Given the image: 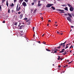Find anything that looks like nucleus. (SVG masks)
Returning <instances> with one entry per match:
<instances>
[{"label":"nucleus","instance_id":"1","mask_svg":"<svg viewBox=\"0 0 74 74\" xmlns=\"http://www.w3.org/2000/svg\"><path fill=\"white\" fill-rule=\"evenodd\" d=\"M68 15L69 16L67 17V19L69 21V22H71V18H72V16H71V14L68 13Z\"/></svg>","mask_w":74,"mask_h":74},{"label":"nucleus","instance_id":"2","mask_svg":"<svg viewBox=\"0 0 74 74\" xmlns=\"http://www.w3.org/2000/svg\"><path fill=\"white\" fill-rule=\"evenodd\" d=\"M53 5V4H47L46 5V7H47V8H49V7H51V6Z\"/></svg>","mask_w":74,"mask_h":74},{"label":"nucleus","instance_id":"3","mask_svg":"<svg viewBox=\"0 0 74 74\" xmlns=\"http://www.w3.org/2000/svg\"><path fill=\"white\" fill-rule=\"evenodd\" d=\"M57 11H61V13H64V10H62L59 9H58L57 10Z\"/></svg>","mask_w":74,"mask_h":74},{"label":"nucleus","instance_id":"4","mask_svg":"<svg viewBox=\"0 0 74 74\" xmlns=\"http://www.w3.org/2000/svg\"><path fill=\"white\" fill-rule=\"evenodd\" d=\"M70 10L71 11H74V8L72 6H71L70 8Z\"/></svg>","mask_w":74,"mask_h":74},{"label":"nucleus","instance_id":"5","mask_svg":"<svg viewBox=\"0 0 74 74\" xmlns=\"http://www.w3.org/2000/svg\"><path fill=\"white\" fill-rule=\"evenodd\" d=\"M22 5L24 7H25V6H27V4H26V2H25V1H24Z\"/></svg>","mask_w":74,"mask_h":74},{"label":"nucleus","instance_id":"6","mask_svg":"<svg viewBox=\"0 0 74 74\" xmlns=\"http://www.w3.org/2000/svg\"><path fill=\"white\" fill-rule=\"evenodd\" d=\"M40 1H38V6H39V7H40V6H41V5H42V4L41 3H40Z\"/></svg>","mask_w":74,"mask_h":74},{"label":"nucleus","instance_id":"7","mask_svg":"<svg viewBox=\"0 0 74 74\" xmlns=\"http://www.w3.org/2000/svg\"><path fill=\"white\" fill-rule=\"evenodd\" d=\"M22 17H23V14H21L20 15L19 18L20 19H21L22 18Z\"/></svg>","mask_w":74,"mask_h":74},{"label":"nucleus","instance_id":"8","mask_svg":"<svg viewBox=\"0 0 74 74\" xmlns=\"http://www.w3.org/2000/svg\"><path fill=\"white\" fill-rule=\"evenodd\" d=\"M64 51H65V49H63L61 51H60L59 52V53H62L63 52H64Z\"/></svg>","mask_w":74,"mask_h":74},{"label":"nucleus","instance_id":"9","mask_svg":"<svg viewBox=\"0 0 74 74\" xmlns=\"http://www.w3.org/2000/svg\"><path fill=\"white\" fill-rule=\"evenodd\" d=\"M69 45H71V43H69V44H67L66 45V48H65V49H66V48H69V47L68 46H69Z\"/></svg>","mask_w":74,"mask_h":74},{"label":"nucleus","instance_id":"10","mask_svg":"<svg viewBox=\"0 0 74 74\" xmlns=\"http://www.w3.org/2000/svg\"><path fill=\"white\" fill-rule=\"evenodd\" d=\"M23 27H24V25H22L20 26V29H23Z\"/></svg>","mask_w":74,"mask_h":74},{"label":"nucleus","instance_id":"11","mask_svg":"<svg viewBox=\"0 0 74 74\" xmlns=\"http://www.w3.org/2000/svg\"><path fill=\"white\" fill-rule=\"evenodd\" d=\"M17 24H18L17 22H15L14 23V25H15V26H16L17 25Z\"/></svg>","mask_w":74,"mask_h":74},{"label":"nucleus","instance_id":"12","mask_svg":"<svg viewBox=\"0 0 74 74\" xmlns=\"http://www.w3.org/2000/svg\"><path fill=\"white\" fill-rule=\"evenodd\" d=\"M6 5H7V7H8V1H7Z\"/></svg>","mask_w":74,"mask_h":74},{"label":"nucleus","instance_id":"13","mask_svg":"<svg viewBox=\"0 0 74 74\" xmlns=\"http://www.w3.org/2000/svg\"><path fill=\"white\" fill-rule=\"evenodd\" d=\"M19 6V5H18V4L17 7H16V11H18V7Z\"/></svg>","mask_w":74,"mask_h":74},{"label":"nucleus","instance_id":"14","mask_svg":"<svg viewBox=\"0 0 74 74\" xmlns=\"http://www.w3.org/2000/svg\"><path fill=\"white\" fill-rule=\"evenodd\" d=\"M51 8H52L53 9V10H55V7H54L53 6H52L51 7Z\"/></svg>","mask_w":74,"mask_h":74},{"label":"nucleus","instance_id":"15","mask_svg":"<svg viewBox=\"0 0 74 74\" xmlns=\"http://www.w3.org/2000/svg\"><path fill=\"white\" fill-rule=\"evenodd\" d=\"M64 10H66V11H68V8L67 7H66L65 8Z\"/></svg>","mask_w":74,"mask_h":74},{"label":"nucleus","instance_id":"16","mask_svg":"<svg viewBox=\"0 0 74 74\" xmlns=\"http://www.w3.org/2000/svg\"><path fill=\"white\" fill-rule=\"evenodd\" d=\"M23 1V0H20L19 1V3H22V2Z\"/></svg>","mask_w":74,"mask_h":74},{"label":"nucleus","instance_id":"17","mask_svg":"<svg viewBox=\"0 0 74 74\" xmlns=\"http://www.w3.org/2000/svg\"><path fill=\"white\" fill-rule=\"evenodd\" d=\"M21 7H19L18 10H17V11H19V10H21Z\"/></svg>","mask_w":74,"mask_h":74},{"label":"nucleus","instance_id":"18","mask_svg":"<svg viewBox=\"0 0 74 74\" xmlns=\"http://www.w3.org/2000/svg\"><path fill=\"white\" fill-rule=\"evenodd\" d=\"M67 4L68 5L69 7H72V6H71V5H70V4H69V3H68Z\"/></svg>","mask_w":74,"mask_h":74},{"label":"nucleus","instance_id":"19","mask_svg":"<svg viewBox=\"0 0 74 74\" xmlns=\"http://www.w3.org/2000/svg\"><path fill=\"white\" fill-rule=\"evenodd\" d=\"M46 51H49V52H50V51H51V50H49L48 49H46Z\"/></svg>","mask_w":74,"mask_h":74},{"label":"nucleus","instance_id":"20","mask_svg":"<svg viewBox=\"0 0 74 74\" xmlns=\"http://www.w3.org/2000/svg\"><path fill=\"white\" fill-rule=\"evenodd\" d=\"M14 5V3H12V5H10V7H13V6Z\"/></svg>","mask_w":74,"mask_h":74},{"label":"nucleus","instance_id":"21","mask_svg":"<svg viewBox=\"0 0 74 74\" xmlns=\"http://www.w3.org/2000/svg\"><path fill=\"white\" fill-rule=\"evenodd\" d=\"M62 45H63V43H61V44H60L59 45L60 47V46Z\"/></svg>","mask_w":74,"mask_h":74},{"label":"nucleus","instance_id":"22","mask_svg":"<svg viewBox=\"0 0 74 74\" xmlns=\"http://www.w3.org/2000/svg\"><path fill=\"white\" fill-rule=\"evenodd\" d=\"M5 0H2V3H4V2Z\"/></svg>","mask_w":74,"mask_h":74},{"label":"nucleus","instance_id":"23","mask_svg":"<svg viewBox=\"0 0 74 74\" xmlns=\"http://www.w3.org/2000/svg\"><path fill=\"white\" fill-rule=\"evenodd\" d=\"M24 20H25V21H27V18H25L24 19Z\"/></svg>","mask_w":74,"mask_h":74},{"label":"nucleus","instance_id":"24","mask_svg":"<svg viewBox=\"0 0 74 74\" xmlns=\"http://www.w3.org/2000/svg\"><path fill=\"white\" fill-rule=\"evenodd\" d=\"M8 13H10V9L8 10Z\"/></svg>","mask_w":74,"mask_h":74},{"label":"nucleus","instance_id":"25","mask_svg":"<svg viewBox=\"0 0 74 74\" xmlns=\"http://www.w3.org/2000/svg\"><path fill=\"white\" fill-rule=\"evenodd\" d=\"M36 11H37V9H35V10H34V13H35V12H36Z\"/></svg>","mask_w":74,"mask_h":74},{"label":"nucleus","instance_id":"26","mask_svg":"<svg viewBox=\"0 0 74 74\" xmlns=\"http://www.w3.org/2000/svg\"><path fill=\"white\" fill-rule=\"evenodd\" d=\"M66 53H62V55H66Z\"/></svg>","mask_w":74,"mask_h":74},{"label":"nucleus","instance_id":"27","mask_svg":"<svg viewBox=\"0 0 74 74\" xmlns=\"http://www.w3.org/2000/svg\"><path fill=\"white\" fill-rule=\"evenodd\" d=\"M53 51H58V50L54 49L53 50Z\"/></svg>","mask_w":74,"mask_h":74},{"label":"nucleus","instance_id":"28","mask_svg":"<svg viewBox=\"0 0 74 74\" xmlns=\"http://www.w3.org/2000/svg\"><path fill=\"white\" fill-rule=\"evenodd\" d=\"M57 33H58V34H59V33H60V32H59V31H57Z\"/></svg>","mask_w":74,"mask_h":74},{"label":"nucleus","instance_id":"29","mask_svg":"<svg viewBox=\"0 0 74 74\" xmlns=\"http://www.w3.org/2000/svg\"><path fill=\"white\" fill-rule=\"evenodd\" d=\"M57 48H58V49H60V48H61V47H60V46H59Z\"/></svg>","mask_w":74,"mask_h":74},{"label":"nucleus","instance_id":"30","mask_svg":"<svg viewBox=\"0 0 74 74\" xmlns=\"http://www.w3.org/2000/svg\"><path fill=\"white\" fill-rule=\"evenodd\" d=\"M24 1H25V2H26L27 3L28 2V0H24Z\"/></svg>","mask_w":74,"mask_h":74},{"label":"nucleus","instance_id":"31","mask_svg":"<svg viewBox=\"0 0 74 74\" xmlns=\"http://www.w3.org/2000/svg\"><path fill=\"white\" fill-rule=\"evenodd\" d=\"M34 10V9H32L31 10L32 12H33V11Z\"/></svg>","mask_w":74,"mask_h":74},{"label":"nucleus","instance_id":"32","mask_svg":"<svg viewBox=\"0 0 74 74\" xmlns=\"http://www.w3.org/2000/svg\"><path fill=\"white\" fill-rule=\"evenodd\" d=\"M62 6H63V7H64V6H66V5L65 4H64V5H62Z\"/></svg>","mask_w":74,"mask_h":74},{"label":"nucleus","instance_id":"33","mask_svg":"<svg viewBox=\"0 0 74 74\" xmlns=\"http://www.w3.org/2000/svg\"><path fill=\"white\" fill-rule=\"evenodd\" d=\"M43 44H46V42L44 41H43Z\"/></svg>","mask_w":74,"mask_h":74},{"label":"nucleus","instance_id":"34","mask_svg":"<svg viewBox=\"0 0 74 74\" xmlns=\"http://www.w3.org/2000/svg\"><path fill=\"white\" fill-rule=\"evenodd\" d=\"M30 22H29L27 23V25H30Z\"/></svg>","mask_w":74,"mask_h":74},{"label":"nucleus","instance_id":"35","mask_svg":"<svg viewBox=\"0 0 74 74\" xmlns=\"http://www.w3.org/2000/svg\"><path fill=\"white\" fill-rule=\"evenodd\" d=\"M32 5H34V2H33L32 3Z\"/></svg>","mask_w":74,"mask_h":74},{"label":"nucleus","instance_id":"36","mask_svg":"<svg viewBox=\"0 0 74 74\" xmlns=\"http://www.w3.org/2000/svg\"><path fill=\"white\" fill-rule=\"evenodd\" d=\"M54 53H57V51H56L55 50V51H54Z\"/></svg>","mask_w":74,"mask_h":74},{"label":"nucleus","instance_id":"37","mask_svg":"<svg viewBox=\"0 0 74 74\" xmlns=\"http://www.w3.org/2000/svg\"><path fill=\"white\" fill-rule=\"evenodd\" d=\"M21 12H18V14H21Z\"/></svg>","mask_w":74,"mask_h":74},{"label":"nucleus","instance_id":"38","mask_svg":"<svg viewBox=\"0 0 74 74\" xmlns=\"http://www.w3.org/2000/svg\"><path fill=\"white\" fill-rule=\"evenodd\" d=\"M48 22H51V20H49Z\"/></svg>","mask_w":74,"mask_h":74},{"label":"nucleus","instance_id":"39","mask_svg":"<svg viewBox=\"0 0 74 74\" xmlns=\"http://www.w3.org/2000/svg\"><path fill=\"white\" fill-rule=\"evenodd\" d=\"M30 21V19H29L28 20H27L26 21L27 22H29V21Z\"/></svg>","mask_w":74,"mask_h":74},{"label":"nucleus","instance_id":"40","mask_svg":"<svg viewBox=\"0 0 74 74\" xmlns=\"http://www.w3.org/2000/svg\"><path fill=\"white\" fill-rule=\"evenodd\" d=\"M62 47H65V45H62Z\"/></svg>","mask_w":74,"mask_h":74},{"label":"nucleus","instance_id":"41","mask_svg":"<svg viewBox=\"0 0 74 74\" xmlns=\"http://www.w3.org/2000/svg\"><path fill=\"white\" fill-rule=\"evenodd\" d=\"M17 0H14V3H15V2H16V1Z\"/></svg>","mask_w":74,"mask_h":74},{"label":"nucleus","instance_id":"42","mask_svg":"<svg viewBox=\"0 0 74 74\" xmlns=\"http://www.w3.org/2000/svg\"><path fill=\"white\" fill-rule=\"evenodd\" d=\"M64 15L65 16H67V15H68L67 14H64Z\"/></svg>","mask_w":74,"mask_h":74},{"label":"nucleus","instance_id":"43","mask_svg":"<svg viewBox=\"0 0 74 74\" xmlns=\"http://www.w3.org/2000/svg\"><path fill=\"white\" fill-rule=\"evenodd\" d=\"M72 46H73V45H72L70 47V48H69V49H70V48H72Z\"/></svg>","mask_w":74,"mask_h":74},{"label":"nucleus","instance_id":"44","mask_svg":"<svg viewBox=\"0 0 74 74\" xmlns=\"http://www.w3.org/2000/svg\"><path fill=\"white\" fill-rule=\"evenodd\" d=\"M0 10H1V5H0Z\"/></svg>","mask_w":74,"mask_h":74},{"label":"nucleus","instance_id":"45","mask_svg":"<svg viewBox=\"0 0 74 74\" xmlns=\"http://www.w3.org/2000/svg\"><path fill=\"white\" fill-rule=\"evenodd\" d=\"M33 30H34V27H33Z\"/></svg>","mask_w":74,"mask_h":74},{"label":"nucleus","instance_id":"46","mask_svg":"<svg viewBox=\"0 0 74 74\" xmlns=\"http://www.w3.org/2000/svg\"><path fill=\"white\" fill-rule=\"evenodd\" d=\"M36 1H37V0H34V2H36Z\"/></svg>","mask_w":74,"mask_h":74},{"label":"nucleus","instance_id":"47","mask_svg":"<svg viewBox=\"0 0 74 74\" xmlns=\"http://www.w3.org/2000/svg\"><path fill=\"white\" fill-rule=\"evenodd\" d=\"M2 22L3 23H4L5 22V21H3Z\"/></svg>","mask_w":74,"mask_h":74},{"label":"nucleus","instance_id":"48","mask_svg":"<svg viewBox=\"0 0 74 74\" xmlns=\"http://www.w3.org/2000/svg\"><path fill=\"white\" fill-rule=\"evenodd\" d=\"M73 27H74V26H71V28H73Z\"/></svg>","mask_w":74,"mask_h":74},{"label":"nucleus","instance_id":"49","mask_svg":"<svg viewBox=\"0 0 74 74\" xmlns=\"http://www.w3.org/2000/svg\"><path fill=\"white\" fill-rule=\"evenodd\" d=\"M51 53H54V52L53 51H51Z\"/></svg>","mask_w":74,"mask_h":74},{"label":"nucleus","instance_id":"50","mask_svg":"<svg viewBox=\"0 0 74 74\" xmlns=\"http://www.w3.org/2000/svg\"><path fill=\"white\" fill-rule=\"evenodd\" d=\"M41 19H42V20H43V17H42L41 18Z\"/></svg>","mask_w":74,"mask_h":74},{"label":"nucleus","instance_id":"51","mask_svg":"<svg viewBox=\"0 0 74 74\" xmlns=\"http://www.w3.org/2000/svg\"><path fill=\"white\" fill-rule=\"evenodd\" d=\"M58 67H61V66H60V65H59V66H58Z\"/></svg>","mask_w":74,"mask_h":74},{"label":"nucleus","instance_id":"52","mask_svg":"<svg viewBox=\"0 0 74 74\" xmlns=\"http://www.w3.org/2000/svg\"><path fill=\"white\" fill-rule=\"evenodd\" d=\"M42 37H44V34H43L42 35Z\"/></svg>","mask_w":74,"mask_h":74},{"label":"nucleus","instance_id":"53","mask_svg":"<svg viewBox=\"0 0 74 74\" xmlns=\"http://www.w3.org/2000/svg\"><path fill=\"white\" fill-rule=\"evenodd\" d=\"M60 60H63V59H62V58H60Z\"/></svg>","mask_w":74,"mask_h":74},{"label":"nucleus","instance_id":"54","mask_svg":"<svg viewBox=\"0 0 74 74\" xmlns=\"http://www.w3.org/2000/svg\"><path fill=\"white\" fill-rule=\"evenodd\" d=\"M12 12H14V10H12Z\"/></svg>","mask_w":74,"mask_h":74},{"label":"nucleus","instance_id":"55","mask_svg":"<svg viewBox=\"0 0 74 74\" xmlns=\"http://www.w3.org/2000/svg\"><path fill=\"white\" fill-rule=\"evenodd\" d=\"M63 45H65V43H64V42L63 43Z\"/></svg>","mask_w":74,"mask_h":74},{"label":"nucleus","instance_id":"56","mask_svg":"<svg viewBox=\"0 0 74 74\" xmlns=\"http://www.w3.org/2000/svg\"><path fill=\"white\" fill-rule=\"evenodd\" d=\"M72 16H74V14H72Z\"/></svg>","mask_w":74,"mask_h":74},{"label":"nucleus","instance_id":"57","mask_svg":"<svg viewBox=\"0 0 74 74\" xmlns=\"http://www.w3.org/2000/svg\"><path fill=\"white\" fill-rule=\"evenodd\" d=\"M71 63V62H69V63H68V64H70V63Z\"/></svg>","mask_w":74,"mask_h":74},{"label":"nucleus","instance_id":"58","mask_svg":"<svg viewBox=\"0 0 74 74\" xmlns=\"http://www.w3.org/2000/svg\"><path fill=\"white\" fill-rule=\"evenodd\" d=\"M49 24H47V26H49Z\"/></svg>","mask_w":74,"mask_h":74},{"label":"nucleus","instance_id":"59","mask_svg":"<svg viewBox=\"0 0 74 74\" xmlns=\"http://www.w3.org/2000/svg\"><path fill=\"white\" fill-rule=\"evenodd\" d=\"M58 58H60L59 56H58Z\"/></svg>","mask_w":74,"mask_h":74},{"label":"nucleus","instance_id":"60","mask_svg":"<svg viewBox=\"0 0 74 74\" xmlns=\"http://www.w3.org/2000/svg\"><path fill=\"white\" fill-rule=\"evenodd\" d=\"M58 60H60V58H58Z\"/></svg>","mask_w":74,"mask_h":74},{"label":"nucleus","instance_id":"61","mask_svg":"<svg viewBox=\"0 0 74 74\" xmlns=\"http://www.w3.org/2000/svg\"><path fill=\"white\" fill-rule=\"evenodd\" d=\"M57 48L56 47L55 48H54V49H56Z\"/></svg>","mask_w":74,"mask_h":74},{"label":"nucleus","instance_id":"62","mask_svg":"<svg viewBox=\"0 0 74 74\" xmlns=\"http://www.w3.org/2000/svg\"><path fill=\"white\" fill-rule=\"evenodd\" d=\"M38 43H40V41H38Z\"/></svg>","mask_w":74,"mask_h":74},{"label":"nucleus","instance_id":"63","mask_svg":"<svg viewBox=\"0 0 74 74\" xmlns=\"http://www.w3.org/2000/svg\"><path fill=\"white\" fill-rule=\"evenodd\" d=\"M72 52V51H70V52Z\"/></svg>","mask_w":74,"mask_h":74},{"label":"nucleus","instance_id":"64","mask_svg":"<svg viewBox=\"0 0 74 74\" xmlns=\"http://www.w3.org/2000/svg\"><path fill=\"white\" fill-rule=\"evenodd\" d=\"M55 23H56V24L57 23V22H55Z\"/></svg>","mask_w":74,"mask_h":74}]
</instances>
